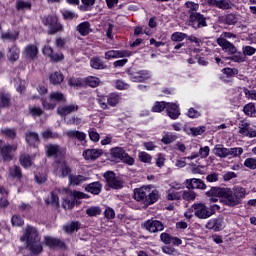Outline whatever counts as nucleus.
<instances>
[{"instance_id":"4","label":"nucleus","mask_w":256,"mask_h":256,"mask_svg":"<svg viewBox=\"0 0 256 256\" xmlns=\"http://www.w3.org/2000/svg\"><path fill=\"white\" fill-rule=\"evenodd\" d=\"M42 23L48 27V35H55V33L63 31V25L59 23L57 16L48 15L42 19Z\"/></svg>"},{"instance_id":"41","label":"nucleus","mask_w":256,"mask_h":256,"mask_svg":"<svg viewBox=\"0 0 256 256\" xmlns=\"http://www.w3.org/2000/svg\"><path fill=\"white\" fill-rule=\"evenodd\" d=\"M121 101V97L117 94H110L107 97V104L110 105V107H115L117 104Z\"/></svg>"},{"instance_id":"28","label":"nucleus","mask_w":256,"mask_h":256,"mask_svg":"<svg viewBox=\"0 0 256 256\" xmlns=\"http://www.w3.org/2000/svg\"><path fill=\"white\" fill-rule=\"evenodd\" d=\"M39 53V48L36 45L30 44L25 47L24 55L26 59H36L37 54Z\"/></svg>"},{"instance_id":"37","label":"nucleus","mask_w":256,"mask_h":256,"mask_svg":"<svg viewBox=\"0 0 256 256\" xmlns=\"http://www.w3.org/2000/svg\"><path fill=\"white\" fill-rule=\"evenodd\" d=\"M63 74H61V72H54L50 75V82L53 85H59L61 83H63Z\"/></svg>"},{"instance_id":"1","label":"nucleus","mask_w":256,"mask_h":256,"mask_svg":"<svg viewBox=\"0 0 256 256\" xmlns=\"http://www.w3.org/2000/svg\"><path fill=\"white\" fill-rule=\"evenodd\" d=\"M206 195L211 197V203H217L218 197H220L222 203L227 207H237L247 197V189L243 188V186H234L232 189L213 187L206 192Z\"/></svg>"},{"instance_id":"55","label":"nucleus","mask_w":256,"mask_h":256,"mask_svg":"<svg viewBox=\"0 0 256 256\" xmlns=\"http://www.w3.org/2000/svg\"><path fill=\"white\" fill-rule=\"evenodd\" d=\"M0 39H2V41H15V39H17V34L2 32Z\"/></svg>"},{"instance_id":"20","label":"nucleus","mask_w":256,"mask_h":256,"mask_svg":"<svg viewBox=\"0 0 256 256\" xmlns=\"http://www.w3.org/2000/svg\"><path fill=\"white\" fill-rule=\"evenodd\" d=\"M208 3L210 5H213V7L222 9L223 11H227L228 9H231V7H233V3H231V0H208Z\"/></svg>"},{"instance_id":"15","label":"nucleus","mask_w":256,"mask_h":256,"mask_svg":"<svg viewBox=\"0 0 256 256\" xmlns=\"http://www.w3.org/2000/svg\"><path fill=\"white\" fill-rule=\"evenodd\" d=\"M144 227H146L147 231L150 233H157L165 229L163 223H161L159 220H148L145 222Z\"/></svg>"},{"instance_id":"56","label":"nucleus","mask_w":256,"mask_h":256,"mask_svg":"<svg viewBox=\"0 0 256 256\" xmlns=\"http://www.w3.org/2000/svg\"><path fill=\"white\" fill-rule=\"evenodd\" d=\"M242 53H243L244 57H247V56L251 57L252 55H255L256 49L253 46H244L242 48Z\"/></svg>"},{"instance_id":"47","label":"nucleus","mask_w":256,"mask_h":256,"mask_svg":"<svg viewBox=\"0 0 256 256\" xmlns=\"http://www.w3.org/2000/svg\"><path fill=\"white\" fill-rule=\"evenodd\" d=\"M101 207L99 206H92L88 209H86V214L88 217H97L101 213Z\"/></svg>"},{"instance_id":"23","label":"nucleus","mask_w":256,"mask_h":256,"mask_svg":"<svg viewBox=\"0 0 256 256\" xmlns=\"http://www.w3.org/2000/svg\"><path fill=\"white\" fill-rule=\"evenodd\" d=\"M217 43L222 47L223 51H226V53H230L231 55H233V53H237V47H235L233 43L223 39H217Z\"/></svg>"},{"instance_id":"24","label":"nucleus","mask_w":256,"mask_h":256,"mask_svg":"<svg viewBox=\"0 0 256 256\" xmlns=\"http://www.w3.org/2000/svg\"><path fill=\"white\" fill-rule=\"evenodd\" d=\"M44 243L51 249H55V247H59V249H63L65 247V243L61 242V240L50 237V236L44 237Z\"/></svg>"},{"instance_id":"26","label":"nucleus","mask_w":256,"mask_h":256,"mask_svg":"<svg viewBox=\"0 0 256 256\" xmlns=\"http://www.w3.org/2000/svg\"><path fill=\"white\" fill-rule=\"evenodd\" d=\"M213 153L216 157H219L220 159H227V157H229V148L218 144L214 146Z\"/></svg>"},{"instance_id":"5","label":"nucleus","mask_w":256,"mask_h":256,"mask_svg":"<svg viewBox=\"0 0 256 256\" xmlns=\"http://www.w3.org/2000/svg\"><path fill=\"white\" fill-rule=\"evenodd\" d=\"M49 100L50 102L43 100L42 105L47 111H52V109L57 107V103L65 102V95H63L61 92H52L50 94Z\"/></svg>"},{"instance_id":"36","label":"nucleus","mask_w":256,"mask_h":256,"mask_svg":"<svg viewBox=\"0 0 256 256\" xmlns=\"http://www.w3.org/2000/svg\"><path fill=\"white\" fill-rule=\"evenodd\" d=\"M225 25H235L237 23V16L233 13L227 14L221 18Z\"/></svg>"},{"instance_id":"50","label":"nucleus","mask_w":256,"mask_h":256,"mask_svg":"<svg viewBox=\"0 0 256 256\" xmlns=\"http://www.w3.org/2000/svg\"><path fill=\"white\" fill-rule=\"evenodd\" d=\"M16 9L18 11H25V9H31V3L30 2H25L23 0H18L16 2Z\"/></svg>"},{"instance_id":"29","label":"nucleus","mask_w":256,"mask_h":256,"mask_svg":"<svg viewBox=\"0 0 256 256\" xmlns=\"http://www.w3.org/2000/svg\"><path fill=\"white\" fill-rule=\"evenodd\" d=\"M64 135L70 139H77L78 141H85V139H87V134H85V132L77 130H68L64 133Z\"/></svg>"},{"instance_id":"34","label":"nucleus","mask_w":256,"mask_h":256,"mask_svg":"<svg viewBox=\"0 0 256 256\" xmlns=\"http://www.w3.org/2000/svg\"><path fill=\"white\" fill-rule=\"evenodd\" d=\"M159 200V191L153 190L151 191V188H149V193L146 198V205H153V203H157Z\"/></svg>"},{"instance_id":"64","label":"nucleus","mask_w":256,"mask_h":256,"mask_svg":"<svg viewBox=\"0 0 256 256\" xmlns=\"http://www.w3.org/2000/svg\"><path fill=\"white\" fill-rule=\"evenodd\" d=\"M162 251L166 255H173V256L179 255V252H177V250H175V248H172V247H169V246L162 247Z\"/></svg>"},{"instance_id":"44","label":"nucleus","mask_w":256,"mask_h":256,"mask_svg":"<svg viewBox=\"0 0 256 256\" xmlns=\"http://www.w3.org/2000/svg\"><path fill=\"white\" fill-rule=\"evenodd\" d=\"M247 60V57L241 52L233 53L231 56V61H234V63H245Z\"/></svg>"},{"instance_id":"54","label":"nucleus","mask_w":256,"mask_h":256,"mask_svg":"<svg viewBox=\"0 0 256 256\" xmlns=\"http://www.w3.org/2000/svg\"><path fill=\"white\" fill-rule=\"evenodd\" d=\"M11 223L14 227H23L25 224V221H23V218L19 215L12 216Z\"/></svg>"},{"instance_id":"27","label":"nucleus","mask_w":256,"mask_h":256,"mask_svg":"<svg viewBox=\"0 0 256 256\" xmlns=\"http://www.w3.org/2000/svg\"><path fill=\"white\" fill-rule=\"evenodd\" d=\"M187 189H206L207 185H205V182H203L201 179L193 178L190 180H186Z\"/></svg>"},{"instance_id":"59","label":"nucleus","mask_w":256,"mask_h":256,"mask_svg":"<svg viewBox=\"0 0 256 256\" xmlns=\"http://www.w3.org/2000/svg\"><path fill=\"white\" fill-rule=\"evenodd\" d=\"M204 131H205L204 126L190 128V133L191 135H193V137H198V135H203Z\"/></svg>"},{"instance_id":"62","label":"nucleus","mask_w":256,"mask_h":256,"mask_svg":"<svg viewBox=\"0 0 256 256\" xmlns=\"http://www.w3.org/2000/svg\"><path fill=\"white\" fill-rule=\"evenodd\" d=\"M173 141H177V137L173 134H166L162 138V143H164V145H169V144L173 143Z\"/></svg>"},{"instance_id":"2","label":"nucleus","mask_w":256,"mask_h":256,"mask_svg":"<svg viewBox=\"0 0 256 256\" xmlns=\"http://www.w3.org/2000/svg\"><path fill=\"white\" fill-rule=\"evenodd\" d=\"M20 241H26V246L33 253V255H39L43 251V245L41 244V235L37 228L33 226H26L24 234L21 236Z\"/></svg>"},{"instance_id":"57","label":"nucleus","mask_w":256,"mask_h":256,"mask_svg":"<svg viewBox=\"0 0 256 256\" xmlns=\"http://www.w3.org/2000/svg\"><path fill=\"white\" fill-rule=\"evenodd\" d=\"M138 157L142 163H151L153 157L147 152H139Z\"/></svg>"},{"instance_id":"13","label":"nucleus","mask_w":256,"mask_h":256,"mask_svg":"<svg viewBox=\"0 0 256 256\" xmlns=\"http://www.w3.org/2000/svg\"><path fill=\"white\" fill-rule=\"evenodd\" d=\"M77 111H79V106L77 104H68L57 108V114L60 117H67V115H71V113Z\"/></svg>"},{"instance_id":"40","label":"nucleus","mask_w":256,"mask_h":256,"mask_svg":"<svg viewBox=\"0 0 256 256\" xmlns=\"http://www.w3.org/2000/svg\"><path fill=\"white\" fill-rule=\"evenodd\" d=\"M187 34L183 33V32H174L171 35V41H174L175 43H181V41H185V39H187Z\"/></svg>"},{"instance_id":"63","label":"nucleus","mask_w":256,"mask_h":256,"mask_svg":"<svg viewBox=\"0 0 256 256\" xmlns=\"http://www.w3.org/2000/svg\"><path fill=\"white\" fill-rule=\"evenodd\" d=\"M97 103L99 104L101 109H108L109 107L107 106V97L106 96H98L97 97Z\"/></svg>"},{"instance_id":"46","label":"nucleus","mask_w":256,"mask_h":256,"mask_svg":"<svg viewBox=\"0 0 256 256\" xmlns=\"http://www.w3.org/2000/svg\"><path fill=\"white\" fill-rule=\"evenodd\" d=\"M20 163L22 165V167H31V165H33V160H31V156L24 154L22 156H20Z\"/></svg>"},{"instance_id":"48","label":"nucleus","mask_w":256,"mask_h":256,"mask_svg":"<svg viewBox=\"0 0 256 256\" xmlns=\"http://www.w3.org/2000/svg\"><path fill=\"white\" fill-rule=\"evenodd\" d=\"M167 109V102H156L154 106L152 107L153 113H161V111Z\"/></svg>"},{"instance_id":"33","label":"nucleus","mask_w":256,"mask_h":256,"mask_svg":"<svg viewBox=\"0 0 256 256\" xmlns=\"http://www.w3.org/2000/svg\"><path fill=\"white\" fill-rule=\"evenodd\" d=\"M26 142L28 145L35 147L39 143V134L36 132H26Z\"/></svg>"},{"instance_id":"16","label":"nucleus","mask_w":256,"mask_h":256,"mask_svg":"<svg viewBox=\"0 0 256 256\" xmlns=\"http://www.w3.org/2000/svg\"><path fill=\"white\" fill-rule=\"evenodd\" d=\"M101 155H103V150L101 149H87L82 153V157H84L86 161H95V159H99Z\"/></svg>"},{"instance_id":"14","label":"nucleus","mask_w":256,"mask_h":256,"mask_svg":"<svg viewBox=\"0 0 256 256\" xmlns=\"http://www.w3.org/2000/svg\"><path fill=\"white\" fill-rule=\"evenodd\" d=\"M131 57V51L128 50H110L105 53V59H121Z\"/></svg>"},{"instance_id":"9","label":"nucleus","mask_w":256,"mask_h":256,"mask_svg":"<svg viewBox=\"0 0 256 256\" xmlns=\"http://www.w3.org/2000/svg\"><path fill=\"white\" fill-rule=\"evenodd\" d=\"M104 178L106 179L108 186L111 187L112 189H122L123 180H121V178L115 176V173L106 172L104 174Z\"/></svg>"},{"instance_id":"6","label":"nucleus","mask_w":256,"mask_h":256,"mask_svg":"<svg viewBox=\"0 0 256 256\" xmlns=\"http://www.w3.org/2000/svg\"><path fill=\"white\" fill-rule=\"evenodd\" d=\"M110 155L114 159H120V161H123V163H126L127 165H133V163H135V159L129 156V154L125 152V149L121 147L112 148L110 150Z\"/></svg>"},{"instance_id":"25","label":"nucleus","mask_w":256,"mask_h":256,"mask_svg":"<svg viewBox=\"0 0 256 256\" xmlns=\"http://www.w3.org/2000/svg\"><path fill=\"white\" fill-rule=\"evenodd\" d=\"M68 179L69 185L72 187L83 185L85 181H89V178L83 175H69Z\"/></svg>"},{"instance_id":"21","label":"nucleus","mask_w":256,"mask_h":256,"mask_svg":"<svg viewBox=\"0 0 256 256\" xmlns=\"http://www.w3.org/2000/svg\"><path fill=\"white\" fill-rule=\"evenodd\" d=\"M46 149L49 157H59V155L65 154V149L56 144L47 145Z\"/></svg>"},{"instance_id":"3","label":"nucleus","mask_w":256,"mask_h":256,"mask_svg":"<svg viewBox=\"0 0 256 256\" xmlns=\"http://www.w3.org/2000/svg\"><path fill=\"white\" fill-rule=\"evenodd\" d=\"M191 210L198 219H209V217L215 215V210L207 207L204 203L193 204Z\"/></svg>"},{"instance_id":"51","label":"nucleus","mask_w":256,"mask_h":256,"mask_svg":"<svg viewBox=\"0 0 256 256\" xmlns=\"http://www.w3.org/2000/svg\"><path fill=\"white\" fill-rule=\"evenodd\" d=\"M47 205H54V207H59V197L54 193H51L50 198L45 200Z\"/></svg>"},{"instance_id":"35","label":"nucleus","mask_w":256,"mask_h":256,"mask_svg":"<svg viewBox=\"0 0 256 256\" xmlns=\"http://www.w3.org/2000/svg\"><path fill=\"white\" fill-rule=\"evenodd\" d=\"M243 113H244V115H246V117H255V115H256L255 104L252 102L246 104L243 107Z\"/></svg>"},{"instance_id":"11","label":"nucleus","mask_w":256,"mask_h":256,"mask_svg":"<svg viewBox=\"0 0 256 256\" xmlns=\"http://www.w3.org/2000/svg\"><path fill=\"white\" fill-rule=\"evenodd\" d=\"M0 151L4 161H11L13 159V153L17 151L16 145H4L3 141L0 140Z\"/></svg>"},{"instance_id":"17","label":"nucleus","mask_w":256,"mask_h":256,"mask_svg":"<svg viewBox=\"0 0 256 256\" xmlns=\"http://www.w3.org/2000/svg\"><path fill=\"white\" fill-rule=\"evenodd\" d=\"M225 228V221L223 218H214L207 222L206 229H212L213 231H221Z\"/></svg>"},{"instance_id":"32","label":"nucleus","mask_w":256,"mask_h":256,"mask_svg":"<svg viewBox=\"0 0 256 256\" xmlns=\"http://www.w3.org/2000/svg\"><path fill=\"white\" fill-rule=\"evenodd\" d=\"M11 105V95L0 91V109H7Z\"/></svg>"},{"instance_id":"43","label":"nucleus","mask_w":256,"mask_h":256,"mask_svg":"<svg viewBox=\"0 0 256 256\" xmlns=\"http://www.w3.org/2000/svg\"><path fill=\"white\" fill-rule=\"evenodd\" d=\"M167 199L168 201H179V199H181V193L173 189H169L167 191Z\"/></svg>"},{"instance_id":"22","label":"nucleus","mask_w":256,"mask_h":256,"mask_svg":"<svg viewBox=\"0 0 256 256\" xmlns=\"http://www.w3.org/2000/svg\"><path fill=\"white\" fill-rule=\"evenodd\" d=\"M56 177H69V174L71 173V168L67 165L65 162H60L57 165V169L55 171Z\"/></svg>"},{"instance_id":"38","label":"nucleus","mask_w":256,"mask_h":256,"mask_svg":"<svg viewBox=\"0 0 256 256\" xmlns=\"http://www.w3.org/2000/svg\"><path fill=\"white\" fill-rule=\"evenodd\" d=\"M90 67L92 69H105V64L102 59L96 57L90 60Z\"/></svg>"},{"instance_id":"45","label":"nucleus","mask_w":256,"mask_h":256,"mask_svg":"<svg viewBox=\"0 0 256 256\" xmlns=\"http://www.w3.org/2000/svg\"><path fill=\"white\" fill-rule=\"evenodd\" d=\"M228 157H241L243 155L242 147L228 148Z\"/></svg>"},{"instance_id":"52","label":"nucleus","mask_w":256,"mask_h":256,"mask_svg":"<svg viewBox=\"0 0 256 256\" xmlns=\"http://www.w3.org/2000/svg\"><path fill=\"white\" fill-rule=\"evenodd\" d=\"M9 176L16 179H21V168L18 166H13L9 169Z\"/></svg>"},{"instance_id":"39","label":"nucleus","mask_w":256,"mask_h":256,"mask_svg":"<svg viewBox=\"0 0 256 256\" xmlns=\"http://www.w3.org/2000/svg\"><path fill=\"white\" fill-rule=\"evenodd\" d=\"M21 51L19 50V48L13 46L12 48L9 49V53L10 55H8V59L9 61H11L12 63L17 61V59H19V53Z\"/></svg>"},{"instance_id":"53","label":"nucleus","mask_w":256,"mask_h":256,"mask_svg":"<svg viewBox=\"0 0 256 256\" xmlns=\"http://www.w3.org/2000/svg\"><path fill=\"white\" fill-rule=\"evenodd\" d=\"M197 197V194L191 190H186L182 193V198L185 201H195V198Z\"/></svg>"},{"instance_id":"49","label":"nucleus","mask_w":256,"mask_h":256,"mask_svg":"<svg viewBox=\"0 0 256 256\" xmlns=\"http://www.w3.org/2000/svg\"><path fill=\"white\" fill-rule=\"evenodd\" d=\"M86 83L87 85H89V87H99V85L101 84V80L97 77H93V76H89L88 78H86Z\"/></svg>"},{"instance_id":"7","label":"nucleus","mask_w":256,"mask_h":256,"mask_svg":"<svg viewBox=\"0 0 256 256\" xmlns=\"http://www.w3.org/2000/svg\"><path fill=\"white\" fill-rule=\"evenodd\" d=\"M129 78L134 83H143L144 81H147V79H151L152 74L149 70H129L128 71Z\"/></svg>"},{"instance_id":"18","label":"nucleus","mask_w":256,"mask_h":256,"mask_svg":"<svg viewBox=\"0 0 256 256\" xmlns=\"http://www.w3.org/2000/svg\"><path fill=\"white\" fill-rule=\"evenodd\" d=\"M148 193H149V187L147 186L137 188L134 190V199L136 201H142L143 203H147Z\"/></svg>"},{"instance_id":"8","label":"nucleus","mask_w":256,"mask_h":256,"mask_svg":"<svg viewBox=\"0 0 256 256\" xmlns=\"http://www.w3.org/2000/svg\"><path fill=\"white\" fill-rule=\"evenodd\" d=\"M189 25L193 29H201V27H207V20L201 13H192L190 15Z\"/></svg>"},{"instance_id":"61","label":"nucleus","mask_w":256,"mask_h":256,"mask_svg":"<svg viewBox=\"0 0 256 256\" xmlns=\"http://www.w3.org/2000/svg\"><path fill=\"white\" fill-rule=\"evenodd\" d=\"M244 167H247L248 169L255 170L256 169V158H247L244 161Z\"/></svg>"},{"instance_id":"12","label":"nucleus","mask_w":256,"mask_h":256,"mask_svg":"<svg viewBox=\"0 0 256 256\" xmlns=\"http://www.w3.org/2000/svg\"><path fill=\"white\" fill-rule=\"evenodd\" d=\"M195 148L199 149V153L193 152L190 156L185 157L184 160L193 161V159H197V157H201V159H207V157H209L211 151L209 146L200 147L199 144H195Z\"/></svg>"},{"instance_id":"10","label":"nucleus","mask_w":256,"mask_h":256,"mask_svg":"<svg viewBox=\"0 0 256 256\" xmlns=\"http://www.w3.org/2000/svg\"><path fill=\"white\" fill-rule=\"evenodd\" d=\"M238 129H239L240 135H243L244 137H249L250 139H253V137H256L255 129L251 128V123L245 120L240 121Z\"/></svg>"},{"instance_id":"19","label":"nucleus","mask_w":256,"mask_h":256,"mask_svg":"<svg viewBox=\"0 0 256 256\" xmlns=\"http://www.w3.org/2000/svg\"><path fill=\"white\" fill-rule=\"evenodd\" d=\"M166 111L170 119H179V115H181L179 105H177V103L168 102L166 105Z\"/></svg>"},{"instance_id":"30","label":"nucleus","mask_w":256,"mask_h":256,"mask_svg":"<svg viewBox=\"0 0 256 256\" xmlns=\"http://www.w3.org/2000/svg\"><path fill=\"white\" fill-rule=\"evenodd\" d=\"M85 189L88 193H92V195H99L103 189V185L99 182H93L88 184Z\"/></svg>"},{"instance_id":"31","label":"nucleus","mask_w":256,"mask_h":256,"mask_svg":"<svg viewBox=\"0 0 256 256\" xmlns=\"http://www.w3.org/2000/svg\"><path fill=\"white\" fill-rule=\"evenodd\" d=\"M76 31H78L82 37H85L91 33V24L87 21L82 22L76 27Z\"/></svg>"},{"instance_id":"58","label":"nucleus","mask_w":256,"mask_h":256,"mask_svg":"<svg viewBox=\"0 0 256 256\" xmlns=\"http://www.w3.org/2000/svg\"><path fill=\"white\" fill-rule=\"evenodd\" d=\"M2 133L5 137H9L10 139H15L17 137L16 129L5 128L2 130Z\"/></svg>"},{"instance_id":"42","label":"nucleus","mask_w":256,"mask_h":256,"mask_svg":"<svg viewBox=\"0 0 256 256\" xmlns=\"http://www.w3.org/2000/svg\"><path fill=\"white\" fill-rule=\"evenodd\" d=\"M81 224L79 222H72L64 226L66 233H73L74 231H79Z\"/></svg>"},{"instance_id":"60","label":"nucleus","mask_w":256,"mask_h":256,"mask_svg":"<svg viewBox=\"0 0 256 256\" xmlns=\"http://www.w3.org/2000/svg\"><path fill=\"white\" fill-rule=\"evenodd\" d=\"M42 136L44 139H58L59 134L57 132H53L50 129L43 132Z\"/></svg>"}]
</instances>
